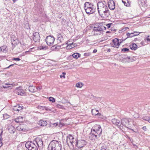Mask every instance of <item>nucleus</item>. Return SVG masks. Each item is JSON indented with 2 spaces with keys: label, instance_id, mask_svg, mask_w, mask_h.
Segmentation results:
<instances>
[{
  "label": "nucleus",
  "instance_id": "nucleus-1",
  "mask_svg": "<svg viewBox=\"0 0 150 150\" xmlns=\"http://www.w3.org/2000/svg\"><path fill=\"white\" fill-rule=\"evenodd\" d=\"M97 6L98 13L101 17L106 18L109 16V11L105 1L99 2Z\"/></svg>",
  "mask_w": 150,
  "mask_h": 150
},
{
  "label": "nucleus",
  "instance_id": "nucleus-2",
  "mask_svg": "<svg viewBox=\"0 0 150 150\" xmlns=\"http://www.w3.org/2000/svg\"><path fill=\"white\" fill-rule=\"evenodd\" d=\"M102 129L100 125H95L92 128L91 132L89 134V139L95 140L98 138L102 134Z\"/></svg>",
  "mask_w": 150,
  "mask_h": 150
},
{
  "label": "nucleus",
  "instance_id": "nucleus-3",
  "mask_svg": "<svg viewBox=\"0 0 150 150\" xmlns=\"http://www.w3.org/2000/svg\"><path fill=\"white\" fill-rule=\"evenodd\" d=\"M106 28L102 24L96 25L92 31L95 35H103Z\"/></svg>",
  "mask_w": 150,
  "mask_h": 150
},
{
  "label": "nucleus",
  "instance_id": "nucleus-4",
  "mask_svg": "<svg viewBox=\"0 0 150 150\" xmlns=\"http://www.w3.org/2000/svg\"><path fill=\"white\" fill-rule=\"evenodd\" d=\"M62 148L61 142L53 140L49 144L48 149V150H61Z\"/></svg>",
  "mask_w": 150,
  "mask_h": 150
},
{
  "label": "nucleus",
  "instance_id": "nucleus-5",
  "mask_svg": "<svg viewBox=\"0 0 150 150\" xmlns=\"http://www.w3.org/2000/svg\"><path fill=\"white\" fill-rule=\"evenodd\" d=\"M25 146L28 150H38V147L33 141L27 142L25 144Z\"/></svg>",
  "mask_w": 150,
  "mask_h": 150
},
{
  "label": "nucleus",
  "instance_id": "nucleus-6",
  "mask_svg": "<svg viewBox=\"0 0 150 150\" xmlns=\"http://www.w3.org/2000/svg\"><path fill=\"white\" fill-rule=\"evenodd\" d=\"M76 141V139L71 134H69L67 137L66 139L67 143L68 145L72 146H74Z\"/></svg>",
  "mask_w": 150,
  "mask_h": 150
},
{
  "label": "nucleus",
  "instance_id": "nucleus-7",
  "mask_svg": "<svg viewBox=\"0 0 150 150\" xmlns=\"http://www.w3.org/2000/svg\"><path fill=\"white\" fill-rule=\"evenodd\" d=\"M125 39L119 40L118 39L115 38L112 40L113 44H112V46L116 48H118L120 44L123 41L125 40Z\"/></svg>",
  "mask_w": 150,
  "mask_h": 150
},
{
  "label": "nucleus",
  "instance_id": "nucleus-8",
  "mask_svg": "<svg viewBox=\"0 0 150 150\" xmlns=\"http://www.w3.org/2000/svg\"><path fill=\"white\" fill-rule=\"evenodd\" d=\"M86 144V142L83 140H81L75 142V145L79 148L83 147Z\"/></svg>",
  "mask_w": 150,
  "mask_h": 150
},
{
  "label": "nucleus",
  "instance_id": "nucleus-9",
  "mask_svg": "<svg viewBox=\"0 0 150 150\" xmlns=\"http://www.w3.org/2000/svg\"><path fill=\"white\" fill-rule=\"evenodd\" d=\"M54 38L50 35L46 37L45 39L46 42L48 45H51L54 43Z\"/></svg>",
  "mask_w": 150,
  "mask_h": 150
},
{
  "label": "nucleus",
  "instance_id": "nucleus-10",
  "mask_svg": "<svg viewBox=\"0 0 150 150\" xmlns=\"http://www.w3.org/2000/svg\"><path fill=\"white\" fill-rule=\"evenodd\" d=\"M33 141L35 145L37 146L39 148L42 146L43 143L42 139L40 138H37Z\"/></svg>",
  "mask_w": 150,
  "mask_h": 150
},
{
  "label": "nucleus",
  "instance_id": "nucleus-11",
  "mask_svg": "<svg viewBox=\"0 0 150 150\" xmlns=\"http://www.w3.org/2000/svg\"><path fill=\"white\" fill-rule=\"evenodd\" d=\"M16 91L17 94L21 96H23L25 94L24 90L22 89L20 86L17 88L16 89Z\"/></svg>",
  "mask_w": 150,
  "mask_h": 150
},
{
  "label": "nucleus",
  "instance_id": "nucleus-12",
  "mask_svg": "<svg viewBox=\"0 0 150 150\" xmlns=\"http://www.w3.org/2000/svg\"><path fill=\"white\" fill-rule=\"evenodd\" d=\"M130 119H123L121 120V122H120V125H122L126 127H129L130 125L129 122Z\"/></svg>",
  "mask_w": 150,
  "mask_h": 150
},
{
  "label": "nucleus",
  "instance_id": "nucleus-13",
  "mask_svg": "<svg viewBox=\"0 0 150 150\" xmlns=\"http://www.w3.org/2000/svg\"><path fill=\"white\" fill-rule=\"evenodd\" d=\"M33 39L35 42H39L40 39V35L38 32H35L33 34Z\"/></svg>",
  "mask_w": 150,
  "mask_h": 150
},
{
  "label": "nucleus",
  "instance_id": "nucleus-14",
  "mask_svg": "<svg viewBox=\"0 0 150 150\" xmlns=\"http://www.w3.org/2000/svg\"><path fill=\"white\" fill-rule=\"evenodd\" d=\"M108 6L109 8L113 10L115 8V3L113 0H109L108 2Z\"/></svg>",
  "mask_w": 150,
  "mask_h": 150
},
{
  "label": "nucleus",
  "instance_id": "nucleus-15",
  "mask_svg": "<svg viewBox=\"0 0 150 150\" xmlns=\"http://www.w3.org/2000/svg\"><path fill=\"white\" fill-rule=\"evenodd\" d=\"M86 13L87 14H91L94 13L95 11V8H94V6L90 7V8H86L85 9Z\"/></svg>",
  "mask_w": 150,
  "mask_h": 150
},
{
  "label": "nucleus",
  "instance_id": "nucleus-16",
  "mask_svg": "<svg viewBox=\"0 0 150 150\" xmlns=\"http://www.w3.org/2000/svg\"><path fill=\"white\" fill-rule=\"evenodd\" d=\"M112 122L113 124L117 126H120V121L119 120L113 119H112Z\"/></svg>",
  "mask_w": 150,
  "mask_h": 150
},
{
  "label": "nucleus",
  "instance_id": "nucleus-17",
  "mask_svg": "<svg viewBox=\"0 0 150 150\" xmlns=\"http://www.w3.org/2000/svg\"><path fill=\"white\" fill-rule=\"evenodd\" d=\"M93 6H94L91 3H90L89 2H86L84 4V8L85 9L86 8H89Z\"/></svg>",
  "mask_w": 150,
  "mask_h": 150
},
{
  "label": "nucleus",
  "instance_id": "nucleus-18",
  "mask_svg": "<svg viewBox=\"0 0 150 150\" xmlns=\"http://www.w3.org/2000/svg\"><path fill=\"white\" fill-rule=\"evenodd\" d=\"M29 91L32 93L35 92L37 91V88L35 86H30L28 88Z\"/></svg>",
  "mask_w": 150,
  "mask_h": 150
},
{
  "label": "nucleus",
  "instance_id": "nucleus-19",
  "mask_svg": "<svg viewBox=\"0 0 150 150\" xmlns=\"http://www.w3.org/2000/svg\"><path fill=\"white\" fill-rule=\"evenodd\" d=\"M135 33H137L136 32H134L133 33H127L126 35L127 36V38L126 39L129 38H132L134 36L139 35V34H135Z\"/></svg>",
  "mask_w": 150,
  "mask_h": 150
},
{
  "label": "nucleus",
  "instance_id": "nucleus-20",
  "mask_svg": "<svg viewBox=\"0 0 150 150\" xmlns=\"http://www.w3.org/2000/svg\"><path fill=\"white\" fill-rule=\"evenodd\" d=\"M0 51H1L5 53H7L8 51V49L7 48V46L6 45H4L0 47Z\"/></svg>",
  "mask_w": 150,
  "mask_h": 150
},
{
  "label": "nucleus",
  "instance_id": "nucleus-21",
  "mask_svg": "<svg viewBox=\"0 0 150 150\" xmlns=\"http://www.w3.org/2000/svg\"><path fill=\"white\" fill-rule=\"evenodd\" d=\"M22 109V108L19 105H18L14 106L13 108V110L15 111H19Z\"/></svg>",
  "mask_w": 150,
  "mask_h": 150
},
{
  "label": "nucleus",
  "instance_id": "nucleus-22",
  "mask_svg": "<svg viewBox=\"0 0 150 150\" xmlns=\"http://www.w3.org/2000/svg\"><path fill=\"white\" fill-rule=\"evenodd\" d=\"M57 35L58 40L60 42H62L64 40L63 35L59 33Z\"/></svg>",
  "mask_w": 150,
  "mask_h": 150
},
{
  "label": "nucleus",
  "instance_id": "nucleus-23",
  "mask_svg": "<svg viewBox=\"0 0 150 150\" xmlns=\"http://www.w3.org/2000/svg\"><path fill=\"white\" fill-rule=\"evenodd\" d=\"M38 124L41 126H44L47 125V122L46 121L41 120L39 121Z\"/></svg>",
  "mask_w": 150,
  "mask_h": 150
},
{
  "label": "nucleus",
  "instance_id": "nucleus-24",
  "mask_svg": "<svg viewBox=\"0 0 150 150\" xmlns=\"http://www.w3.org/2000/svg\"><path fill=\"white\" fill-rule=\"evenodd\" d=\"M130 49L134 50H136L137 48V46L135 43H133L130 45Z\"/></svg>",
  "mask_w": 150,
  "mask_h": 150
},
{
  "label": "nucleus",
  "instance_id": "nucleus-25",
  "mask_svg": "<svg viewBox=\"0 0 150 150\" xmlns=\"http://www.w3.org/2000/svg\"><path fill=\"white\" fill-rule=\"evenodd\" d=\"M124 5L127 6H129L130 5V2L128 0H122Z\"/></svg>",
  "mask_w": 150,
  "mask_h": 150
},
{
  "label": "nucleus",
  "instance_id": "nucleus-26",
  "mask_svg": "<svg viewBox=\"0 0 150 150\" xmlns=\"http://www.w3.org/2000/svg\"><path fill=\"white\" fill-rule=\"evenodd\" d=\"M5 84L6 86H3V87L4 88H8L9 87H10L11 86H15V84H11L5 83Z\"/></svg>",
  "mask_w": 150,
  "mask_h": 150
},
{
  "label": "nucleus",
  "instance_id": "nucleus-27",
  "mask_svg": "<svg viewBox=\"0 0 150 150\" xmlns=\"http://www.w3.org/2000/svg\"><path fill=\"white\" fill-rule=\"evenodd\" d=\"M92 113L93 115H96L99 113V111L98 110H96V109L92 110Z\"/></svg>",
  "mask_w": 150,
  "mask_h": 150
},
{
  "label": "nucleus",
  "instance_id": "nucleus-28",
  "mask_svg": "<svg viewBox=\"0 0 150 150\" xmlns=\"http://www.w3.org/2000/svg\"><path fill=\"white\" fill-rule=\"evenodd\" d=\"M80 54L77 53H74L72 55L73 57L76 59H77L79 57H80Z\"/></svg>",
  "mask_w": 150,
  "mask_h": 150
},
{
  "label": "nucleus",
  "instance_id": "nucleus-29",
  "mask_svg": "<svg viewBox=\"0 0 150 150\" xmlns=\"http://www.w3.org/2000/svg\"><path fill=\"white\" fill-rule=\"evenodd\" d=\"M60 46H56V45H54L52 47V48L53 50H57L60 49Z\"/></svg>",
  "mask_w": 150,
  "mask_h": 150
},
{
  "label": "nucleus",
  "instance_id": "nucleus-30",
  "mask_svg": "<svg viewBox=\"0 0 150 150\" xmlns=\"http://www.w3.org/2000/svg\"><path fill=\"white\" fill-rule=\"evenodd\" d=\"M56 107L60 109H64V106L61 105L57 104L56 105Z\"/></svg>",
  "mask_w": 150,
  "mask_h": 150
},
{
  "label": "nucleus",
  "instance_id": "nucleus-31",
  "mask_svg": "<svg viewBox=\"0 0 150 150\" xmlns=\"http://www.w3.org/2000/svg\"><path fill=\"white\" fill-rule=\"evenodd\" d=\"M76 86L77 87L81 88L83 86L82 83H76Z\"/></svg>",
  "mask_w": 150,
  "mask_h": 150
},
{
  "label": "nucleus",
  "instance_id": "nucleus-32",
  "mask_svg": "<svg viewBox=\"0 0 150 150\" xmlns=\"http://www.w3.org/2000/svg\"><path fill=\"white\" fill-rule=\"evenodd\" d=\"M39 48L40 50H45L47 49V47L45 46H40L39 47Z\"/></svg>",
  "mask_w": 150,
  "mask_h": 150
},
{
  "label": "nucleus",
  "instance_id": "nucleus-33",
  "mask_svg": "<svg viewBox=\"0 0 150 150\" xmlns=\"http://www.w3.org/2000/svg\"><path fill=\"white\" fill-rule=\"evenodd\" d=\"M3 117L4 119H6L9 117L10 116L7 115V114H4L3 115Z\"/></svg>",
  "mask_w": 150,
  "mask_h": 150
},
{
  "label": "nucleus",
  "instance_id": "nucleus-34",
  "mask_svg": "<svg viewBox=\"0 0 150 150\" xmlns=\"http://www.w3.org/2000/svg\"><path fill=\"white\" fill-rule=\"evenodd\" d=\"M143 120H146L150 123V117H146L143 118Z\"/></svg>",
  "mask_w": 150,
  "mask_h": 150
},
{
  "label": "nucleus",
  "instance_id": "nucleus-35",
  "mask_svg": "<svg viewBox=\"0 0 150 150\" xmlns=\"http://www.w3.org/2000/svg\"><path fill=\"white\" fill-rule=\"evenodd\" d=\"M76 46H77V45L76 44H75V43L74 44L73 43H72L71 44H70V46H69V47L70 46L71 47H70L69 48L71 49V48H73L74 47Z\"/></svg>",
  "mask_w": 150,
  "mask_h": 150
},
{
  "label": "nucleus",
  "instance_id": "nucleus-36",
  "mask_svg": "<svg viewBox=\"0 0 150 150\" xmlns=\"http://www.w3.org/2000/svg\"><path fill=\"white\" fill-rule=\"evenodd\" d=\"M49 99L50 101H51L52 103L55 101V99L52 97H50Z\"/></svg>",
  "mask_w": 150,
  "mask_h": 150
},
{
  "label": "nucleus",
  "instance_id": "nucleus-37",
  "mask_svg": "<svg viewBox=\"0 0 150 150\" xmlns=\"http://www.w3.org/2000/svg\"><path fill=\"white\" fill-rule=\"evenodd\" d=\"M124 59L126 60V61L128 62H130L132 61V60L130 59V57H126Z\"/></svg>",
  "mask_w": 150,
  "mask_h": 150
},
{
  "label": "nucleus",
  "instance_id": "nucleus-38",
  "mask_svg": "<svg viewBox=\"0 0 150 150\" xmlns=\"http://www.w3.org/2000/svg\"><path fill=\"white\" fill-rule=\"evenodd\" d=\"M107 149L106 146L104 145L101 146L100 150H106Z\"/></svg>",
  "mask_w": 150,
  "mask_h": 150
},
{
  "label": "nucleus",
  "instance_id": "nucleus-39",
  "mask_svg": "<svg viewBox=\"0 0 150 150\" xmlns=\"http://www.w3.org/2000/svg\"><path fill=\"white\" fill-rule=\"evenodd\" d=\"M122 51L127 52L129 51V49L126 48H124L122 49Z\"/></svg>",
  "mask_w": 150,
  "mask_h": 150
},
{
  "label": "nucleus",
  "instance_id": "nucleus-40",
  "mask_svg": "<svg viewBox=\"0 0 150 150\" xmlns=\"http://www.w3.org/2000/svg\"><path fill=\"white\" fill-rule=\"evenodd\" d=\"M133 117L135 118H138L139 117V115L137 113H136L133 115Z\"/></svg>",
  "mask_w": 150,
  "mask_h": 150
},
{
  "label": "nucleus",
  "instance_id": "nucleus-41",
  "mask_svg": "<svg viewBox=\"0 0 150 150\" xmlns=\"http://www.w3.org/2000/svg\"><path fill=\"white\" fill-rule=\"evenodd\" d=\"M108 39L107 37H106L105 36V37H103L101 38V40H100V42H102L103 41H105L106 40H107Z\"/></svg>",
  "mask_w": 150,
  "mask_h": 150
},
{
  "label": "nucleus",
  "instance_id": "nucleus-42",
  "mask_svg": "<svg viewBox=\"0 0 150 150\" xmlns=\"http://www.w3.org/2000/svg\"><path fill=\"white\" fill-rule=\"evenodd\" d=\"M66 74V73L65 72H63L62 74L60 76V78L63 77L64 78H65V75Z\"/></svg>",
  "mask_w": 150,
  "mask_h": 150
},
{
  "label": "nucleus",
  "instance_id": "nucleus-43",
  "mask_svg": "<svg viewBox=\"0 0 150 150\" xmlns=\"http://www.w3.org/2000/svg\"><path fill=\"white\" fill-rule=\"evenodd\" d=\"M12 60L14 61H19L21 60V59L19 58H13Z\"/></svg>",
  "mask_w": 150,
  "mask_h": 150
},
{
  "label": "nucleus",
  "instance_id": "nucleus-44",
  "mask_svg": "<svg viewBox=\"0 0 150 150\" xmlns=\"http://www.w3.org/2000/svg\"><path fill=\"white\" fill-rule=\"evenodd\" d=\"M44 109H45L47 111H50L51 110V109H49L48 107L45 106L44 107Z\"/></svg>",
  "mask_w": 150,
  "mask_h": 150
},
{
  "label": "nucleus",
  "instance_id": "nucleus-45",
  "mask_svg": "<svg viewBox=\"0 0 150 150\" xmlns=\"http://www.w3.org/2000/svg\"><path fill=\"white\" fill-rule=\"evenodd\" d=\"M112 25V23H108V24H107L106 25L107 27L108 28H110L111 25Z\"/></svg>",
  "mask_w": 150,
  "mask_h": 150
},
{
  "label": "nucleus",
  "instance_id": "nucleus-46",
  "mask_svg": "<svg viewBox=\"0 0 150 150\" xmlns=\"http://www.w3.org/2000/svg\"><path fill=\"white\" fill-rule=\"evenodd\" d=\"M2 132H1V134H0V142H2Z\"/></svg>",
  "mask_w": 150,
  "mask_h": 150
},
{
  "label": "nucleus",
  "instance_id": "nucleus-47",
  "mask_svg": "<svg viewBox=\"0 0 150 150\" xmlns=\"http://www.w3.org/2000/svg\"><path fill=\"white\" fill-rule=\"evenodd\" d=\"M38 108L40 109H41L42 110H44V107H42V106H39V105L38 106Z\"/></svg>",
  "mask_w": 150,
  "mask_h": 150
},
{
  "label": "nucleus",
  "instance_id": "nucleus-48",
  "mask_svg": "<svg viewBox=\"0 0 150 150\" xmlns=\"http://www.w3.org/2000/svg\"><path fill=\"white\" fill-rule=\"evenodd\" d=\"M146 40L148 41H150V36H148L146 38Z\"/></svg>",
  "mask_w": 150,
  "mask_h": 150
},
{
  "label": "nucleus",
  "instance_id": "nucleus-49",
  "mask_svg": "<svg viewBox=\"0 0 150 150\" xmlns=\"http://www.w3.org/2000/svg\"><path fill=\"white\" fill-rule=\"evenodd\" d=\"M90 55V54L88 53H85L84 54V56H89Z\"/></svg>",
  "mask_w": 150,
  "mask_h": 150
},
{
  "label": "nucleus",
  "instance_id": "nucleus-50",
  "mask_svg": "<svg viewBox=\"0 0 150 150\" xmlns=\"http://www.w3.org/2000/svg\"><path fill=\"white\" fill-rule=\"evenodd\" d=\"M37 88V90H40L42 88H41V87H40V86H39L38 87V88Z\"/></svg>",
  "mask_w": 150,
  "mask_h": 150
},
{
  "label": "nucleus",
  "instance_id": "nucleus-51",
  "mask_svg": "<svg viewBox=\"0 0 150 150\" xmlns=\"http://www.w3.org/2000/svg\"><path fill=\"white\" fill-rule=\"evenodd\" d=\"M142 129L145 131H146V126H143L142 127Z\"/></svg>",
  "mask_w": 150,
  "mask_h": 150
},
{
  "label": "nucleus",
  "instance_id": "nucleus-52",
  "mask_svg": "<svg viewBox=\"0 0 150 150\" xmlns=\"http://www.w3.org/2000/svg\"><path fill=\"white\" fill-rule=\"evenodd\" d=\"M97 52V50L96 49H94L93 51V53H95Z\"/></svg>",
  "mask_w": 150,
  "mask_h": 150
},
{
  "label": "nucleus",
  "instance_id": "nucleus-53",
  "mask_svg": "<svg viewBox=\"0 0 150 150\" xmlns=\"http://www.w3.org/2000/svg\"><path fill=\"white\" fill-rule=\"evenodd\" d=\"M128 29V27H126V28H123V29H122V30H123V31H125V30H126V29Z\"/></svg>",
  "mask_w": 150,
  "mask_h": 150
},
{
  "label": "nucleus",
  "instance_id": "nucleus-54",
  "mask_svg": "<svg viewBox=\"0 0 150 150\" xmlns=\"http://www.w3.org/2000/svg\"><path fill=\"white\" fill-rule=\"evenodd\" d=\"M2 142H0V147H1V146H2Z\"/></svg>",
  "mask_w": 150,
  "mask_h": 150
},
{
  "label": "nucleus",
  "instance_id": "nucleus-55",
  "mask_svg": "<svg viewBox=\"0 0 150 150\" xmlns=\"http://www.w3.org/2000/svg\"><path fill=\"white\" fill-rule=\"evenodd\" d=\"M54 125L55 126H56L57 125V123H55L54 124Z\"/></svg>",
  "mask_w": 150,
  "mask_h": 150
},
{
  "label": "nucleus",
  "instance_id": "nucleus-56",
  "mask_svg": "<svg viewBox=\"0 0 150 150\" xmlns=\"http://www.w3.org/2000/svg\"><path fill=\"white\" fill-rule=\"evenodd\" d=\"M14 65V64H11L8 67V68L10 67L11 66H12L13 65Z\"/></svg>",
  "mask_w": 150,
  "mask_h": 150
},
{
  "label": "nucleus",
  "instance_id": "nucleus-57",
  "mask_svg": "<svg viewBox=\"0 0 150 150\" xmlns=\"http://www.w3.org/2000/svg\"><path fill=\"white\" fill-rule=\"evenodd\" d=\"M110 32L109 31H107L106 32V33H110Z\"/></svg>",
  "mask_w": 150,
  "mask_h": 150
},
{
  "label": "nucleus",
  "instance_id": "nucleus-58",
  "mask_svg": "<svg viewBox=\"0 0 150 150\" xmlns=\"http://www.w3.org/2000/svg\"><path fill=\"white\" fill-rule=\"evenodd\" d=\"M137 32V33H136V34H139V33H138V32Z\"/></svg>",
  "mask_w": 150,
  "mask_h": 150
},
{
  "label": "nucleus",
  "instance_id": "nucleus-59",
  "mask_svg": "<svg viewBox=\"0 0 150 150\" xmlns=\"http://www.w3.org/2000/svg\"><path fill=\"white\" fill-rule=\"evenodd\" d=\"M15 121L16 122H18V121H17V120H16Z\"/></svg>",
  "mask_w": 150,
  "mask_h": 150
},
{
  "label": "nucleus",
  "instance_id": "nucleus-60",
  "mask_svg": "<svg viewBox=\"0 0 150 150\" xmlns=\"http://www.w3.org/2000/svg\"><path fill=\"white\" fill-rule=\"evenodd\" d=\"M94 113H96V112H94Z\"/></svg>",
  "mask_w": 150,
  "mask_h": 150
}]
</instances>
